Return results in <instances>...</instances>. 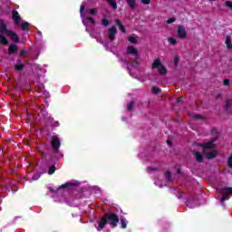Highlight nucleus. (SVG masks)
I'll return each instance as SVG.
<instances>
[{
	"label": "nucleus",
	"instance_id": "nucleus-1",
	"mask_svg": "<svg viewBox=\"0 0 232 232\" xmlns=\"http://www.w3.org/2000/svg\"><path fill=\"white\" fill-rule=\"evenodd\" d=\"M5 35H8L11 41H14L15 44L21 41V36L17 33L8 30V26L5 24V21L0 19V44L2 46H7L8 44V39Z\"/></svg>",
	"mask_w": 232,
	"mask_h": 232
},
{
	"label": "nucleus",
	"instance_id": "nucleus-2",
	"mask_svg": "<svg viewBox=\"0 0 232 232\" xmlns=\"http://www.w3.org/2000/svg\"><path fill=\"white\" fill-rule=\"evenodd\" d=\"M119 215L113 212H107L101 218L98 227L95 226V227L98 231H102V229L106 227V225L111 226V227H117V226H119Z\"/></svg>",
	"mask_w": 232,
	"mask_h": 232
},
{
	"label": "nucleus",
	"instance_id": "nucleus-3",
	"mask_svg": "<svg viewBox=\"0 0 232 232\" xmlns=\"http://www.w3.org/2000/svg\"><path fill=\"white\" fill-rule=\"evenodd\" d=\"M51 146L53 152L50 154L51 162L55 159V153H59V149L61 148V139L59 136H52Z\"/></svg>",
	"mask_w": 232,
	"mask_h": 232
},
{
	"label": "nucleus",
	"instance_id": "nucleus-4",
	"mask_svg": "<svg viewBox=\"0 0 232 232\" xmlns=\"http://www.w3.org/2000/svg\"><path fill=\"white\" fill-rule=\"evenodd\" d=\"M151 68L153 70H158L160 75H166L168 73V69L162 64V62H160V59L159 58L154 60Z\"/></svg>",
	"mask_w": 232,
	"mask_h": 232
},
{
	"label": "nucleus",
	"instance_id": "nucleus-5",
	"mask_svg": "<svg viewBox=\"0 0 232 232\" xmlns=\"http://www.w3.org/2000/svg\"><path fill=\"white\" fill-rule=\"evenodd\" d=\"M218 193L221 195V202L224 203L226 200H229V197L232 195V188H221L218 189Z\"/></svg>",
	"mask_w": 232,
	"mask_h": 232
},
{
	"label": "nucleus",
	"instance_id": "nucleus-6",
	"mask_svg": "<svg viewBox=\"0 0 232 232\" xmlns=\"http://www.w3.org/2000/svg\"><path fill=\"white\" fill-rule=\"evenodd\" d=\"M217 140H212L211 141H208L207 143H201L200 146L203 150V151H208V150H215L217 145L215 144Z\"/></svg>",
	"mask_w": 232,
	"mask_h": 232
},
{
	"label": "nucleus",
	"instance_id": "nucleus-7",
	"mask_svg": "<svg viewBox=\"0 0 232 232\" xmlns=\"http://www.w3.org/2000/svg\"><path fill=\"white\" fill-rule=\"evenodd\" d=\"M178 37H179V39H186V37H188V31H186L184 25L178 26Z\"/></svg>",
	"mask_w": 232,
	"mask_h": 232
},
{
	"label": "nucleus",
	"instance_id": "nucleus-8",
	"mask_svg": "<svg viewBox=\"0 0 232 232\" xmlns=\"http://www.w3.org/2000/svg\"><path fill=\"white\" fill-rule=\"evenodd\" d=\"M13 21L16 26H19L21 24V15L19 14V12L17 10H14L12 12Z\"/></svg>",
	"mask_w": 232,
	"mask_h": 232
},
{
	"label": "nucleus",
	"instance_id": "nucleus-9",
	"mask_svg": "<svg viewBox=\"0 0 232 232\" xmlns=\"http://www.w3.org/2000/svg\"><path fill=\"white\" fill-rule=\"evenodd\" d=\"M116 34H117V27L112 26L108 30V37L110 41H114Z\"/></svg>",
	"mask_w": 232,
	"mask_h": 232
},
{
	"label": "nucleus",
	"instance_id": "nucleus-10",
	"mask_svg": "<svg viewBox=\"0 0 232 232\" xmlns=\"http://www.w3.org/2000/svg\"><path fill=\"white\" fill-rule=\"evenodd\" d=\"M127 53L129 55H139V51L133 45H130L127 47Z\"/></svg>",
	"mask_w": 232,
	"mask_h": 232
},
{
	"label": "nucleus",
	"instance_id": "nucleus-11",
	"mask_svg": "<svg viewBox=\"0 0 232 232\" xmlns=\"http://www.w3.org/2000/svg\"><path fill=\"white\" fill-rule=\"evenodd\" d=\"M23 70H24V64L18 59L14 64V72H23Z\"/></svg>",
	"mask_w": 232,
	"mask_h": 232
},
{
	"label": "nucleus",
	"instance_id": "nucleus-12",
	"mask_svg": "<svg viewBox=\"0 0 232 232\" xmlns=\"http://www.w3.org/2000/svg\"><path fill=\"white\" fill-rule=\"evenodd\" d=\"M17 50H18L17 44H11L8 47L9 55H14V53H16Z\"/></svg>",
	"mask_w": 232,
	"mask_h": 232
},
{
	"label": "nucleus",
	"instance_id": "nucleus-13",
	"mask_svg": "<svg viewBox=\"0 0 232 232\" xmlns=\"http://www.w3.org/2000/svg\"><path fill=\"white\" fill-rule=\"evenodd\" d=\"M194 155L196 158L197 162L202 163L204 162V156L198 151H194Z\"/></svg>",
	"mask_w": 232,
	"mask_h": 232
},
{
	"label": "nucleus",
	"instance_id": "nucleus-14",
	"mask_svg": "<svg viewBox=\"0 0 232 232\" xmlns=\"http://www.w3.org/2000/svg\"><path fill=\"white\" fill-rule=\"evenodd\" d=\"M127 5L130 10H135L137 8V1L136 0H127Z\"/></svg>",
	"mask_w": 232,
	"mask_h": 232
},
{
	"label": "nucleus",
	"instance_id": "nucleus-15",
	"mask_svg": "<svg viewBox=\"0 0 232 232\" xmlns=\"http://www.w3.org/2000/svg\"><path fill=\"white\" fill-rule=\"evenodd\" d=\"M224 110L227 112L231 111V100L227 99L225 101Z\"/></svg>",
	"mask_w": 232,
	"mask_h": 232
},
{
	"label": "nucleus",
	"instance_id": "nucleus-16",
	"mask_svg": "<svg viewBox=\"0 0 232 232\" xmlns=\"http://www.w3.org/2000/svg\"><path fill=\"white\" fill-rule=\"evenodd\" d=\"M115 23H116V25L118 26V28L121 30V32H122V34H126V27H124V25H122V24L121 23V20L116 19Z\"/></svg>",
	"mask_w": 232,
	"mask_h": 232
},
{
	"label": "nucleus",
	"instance_id": "nucleus-17",
	"mask_svg": "<svg viewBox=\"0 0 232 232\" xmlns=\"http://www.w3.org/2000/svg\"><path fill=\"white\" fill-rule=\"evenodd\" d=\"M120 222H121V229H126V227H128V219H126V218H121L120 219Z\"/></svg>",
	"mask_w": 232,
	"mask_h": 232
},
{
	"label": "nucleus",
	"instance_id": "nucleus-18",
	"mask_svg": "<svg viewBox=\"0 0 232 232\" xmlns=\"http://www.w3.org/2000/svg\"><path fill=\"white\" fill-rule=\"evenodd\" d=\"M109 6L111 7L112 10H117V1L115 0H107Z\"/></svg>",
	"mask_w": 232,
	"mask_h": 232
},
{
	"label": "nucleus",
	"instance_id": "nucleus-19",
	"mask_svg": "<svg viewBox=\"0 0 232 232\" xmlns=\"http://www.w3.org/2000/svg\"><path fill=\"white\" fill-rule=\"evenodd\" d=\"M225 44H227V50H232L231 37L227 36L225 40Z\"/></svg>",
	"mask_w": 232,
	"mask_h": 232
},
{
	"label": "nucleus",
	"instance_id": "nucleus-20",
	"mask_svg": "<svg viewBox=\"0 0 232 232\" xmlns=\"http://www.w3.org/2000/svg\"><path fill=\"white\" fill-rule=\"evenodd\" d=\"M73 186H75V183H73V182L64 183V184H63V185L60 187V189H64V188H72V187H73Z\"/></svg>",
	"mask_w": 232,
	"mask_h": 232
},
{
	"label": "nucleus",
	"instance_id": "nucleus-21",
	"mask_svg": "<svg viewBox=\"0 0 232 232\" xmlns=\"http://www.w3.org/2000/svg\"><path fill=\"white\" fill-rule=\"evenodd\" d=\"M21 28L24 32V31H26V30H28L30 28V24L28 22H24L21 24Z\"/></svg>",
	"mask_w": 232,
	"mask_h": 232
},
{
	"label": "nucleus",
	"instance_id": "nucleus-22",
	"mask_svg": "<svg viewBox=\"0 0 232 232\" xmlns=\"http://www.w3.org/2000/svg\"><path fill=\"white\" fill-rule=\"evenodd\" d=\"M127 41H129V43H131V44H137V37L131 35L128 36Z\"/></svg>",
	"mask_w": 232,
	"mask_h": 232
},
{
	"label": "nucleus",
	"instance_id": "nucleus-23",
	"mask_svg": "<svg viewBox=\"0 0 232 232\" xmlns=\"http://www.w3.org/2000/svg\"><path fill=\"white\" fill-rule=\"evenodd\" d=\"M55 171H57V168L55 167V165H52L49 168L48 174L49 175H53L55 173Z\"/></svg>",
	"mask_w": 232,
	"mask_h": 232
},
{
	"label": "nucleus",
	"instance_id": "nucleus-24",
	"mask_svg": "<svg viewBox=\"0 0 232 232\" xmlns=\"http://www.w3.org/2000/svg\"><path fill=\"white\" fill-rule=\"evenodd\" d=\"M135 104V102L131 101L129 103H127V110L128 111H133V105Z\"/></svg>",
	"mask_w": 232,
	"mask_h": 232
},
{
	"label": "nucleus",
	"instance_id": "nucleus-25",
	"mask_svg": "<svg viewBox=\"0 0 232 232\" xmlns=\"http://www.w3.org/2000/svg\"><path fill=\"white\" fill-rule=\"evenodd\" d=\"M215 157H217V151H213V152H208L207 153V159H215Z\"/></svg>",
	"mask_w": 232,
	"mask_h": 232
},
{
	"label": "nucleus",
	"instance_id": "nucleus-26",
	"mask_svg": "<svg viewBox=\"0 0 232 232\" xmlns=\"http://www.w3.org/2000/svg\"><path fill=\"white\" fill-rule=\"evenodd\" d=\"M151 92H152V93H155L157 95V94L160 93L161 90L159 87L153 86L151 88Z\"/></svg>",
	"mask_w": 232,
	"mask_h": 232
},
{
	"label": "nucleus",
	"instance_id": "nucleus-27",
	"mask_svg": "<svg viewBox=\"0 0 232 232\" xmlns=\"http://www.w3.org/2000/svg\"><path fill=\"white\" fill-rule=\"evenodd\" d=\"M84 10H86V5H82L80 7V15L81 17H84Z\"/></svg>",
	"mask_w": 232,
	"mask_h": 232
},
{
	"label": "nucleus",
	"instance_id": "nucleus-28",
	"mask_svg": "<svg viewBox=\"0 0 232 232\" xmlns=\"http://www.w3.org/2000/svg\"><path fill=\"white\" fill-rule=\"evenodd\" d=\"M102 26H110V20H108L107 18H103L102 20Z\"/></svg>",
	"mask_w": 232,
	"mask_h": 232
},
{
	"label": "nucleus",
	"instance_id": "nucleus-29",
	"mask_svg": "<svg viewBox=\"0 0 232 232\" xmlns=\"http://www.w3.org/2000/svg\"><path fill=\"white\" fill-rule=\"evenodd\" d=\"M168 41L170 44H172V46H175V44H177V39L173 38V37H169L168 38Z\"/></svg>",
	"mask_w": 232,
	"mask_h": 232
},
{
	"label": "nucleus",
	"instance_id": "nucleus-30",
	"mask_svg": "<svg viewBox=\"0 0 232 232\" xmlns=\"http://www.w3.org/2000/svg\"><path fill=\"white\" fill-rule=\"evenodd\" d=\"M165 178H166V179H167L169 182L171 181V172L167 171V172L165 173Z\"/></svg>",
	"mask_w": 232,
	"mask_h": 232
},
{
	"label": "nucleus",
	"instance_id": "nucleus-31",
	"mask_svg": "<svg viewBox=\"0 0 232 232\" xmlns=\"http://www.w3.org/2000/svg\"><path fill=\"white\" fill-rule=\"evenodd\" d=\"M175 21H177V18L170 17L167 20V24H172V23H175Z\"/></svg>",
	"mask_w": 232,
	"mask_h": 232
},
{
	"label": "nucleus",
	"instance_id": "nucleus-32",
	"mask_svg": "<svg viewBox=\"0 0 232 232\" xmlns=\"http://www.w3.org/2000/svg\"><path fill=\"white\" fill-rule=\"evenodd\" d=\"M224 5L227 6V8H230V10H232V2L231 1H226L224 3Z\"/></svg>",
	"mask_w": 232,
	"mask_h": 232
},
{
	"label": "nucleus",
	"instance_id": "nucleus-33",
	"mask_svg": "<svg viewBox=\"0 0 232 232\" xmlns=\"http://www.w3.org/2000/svg\"><path fill=\"white\" fill-rule=\"evenodd\" d=\"M179 61H180V58L179 56L174 57V65L176 66V68L177 66H179Z\"/></svg>",
	"mask_w": 232,
	"mask_h": 232
},
{
	"label": "nucleus",
	"instance_id": "nucleus-34",
	"mask_svg": "<svg viewBox=\"0 0 232 232\" xmlns=\"http://www.w3.org/2000/svg\"><path fill=\"white\" fill-rule=\"evenodd\" d=\"M227 166H228V168H232V153H231L230 156L228 157V160H227Z\"/></svg>",
	"mask_w": 232,
	"mask_h": 232
},
{
	"label": "nucleus",
	"instance_id": "nucleus-35",
	"mask_svg": "<svg viewBox=\"0 0 232 232\" xmlns=\"http://www.w3.org/2000/svg\"><path fill=\"white\" fill-rule=\"evenodd\" d=\"M230 82H231V80H229V79L223 80L224 86H229Z\"/></svg>",
	"mask_w": 232,
	"mask_h": 232
},
{
	"label": "nucleus",
	"instance_id": "nucleus-36",
	"mask_svg": "<svg viewBox=\"0 0 232 232\" xmlns=\"http://www.w3.org/2000/svg\"><path fill=\"white\" fill-rule=\"evenodd\" d=\"M90 14H91V15H97V9H95V8H92V9H90Z\"/></svg>",
	"mask_w": 232,
	"mask_h": 232
},
{
	"label": "nucleus",
	"instance_id": "nucleus-37",
	"mask_svg": "<svg viewBox=\"0 0 232 232\" xmlns=\"http://www.w3.org/2000/svg\"><path fill=\"white\" fill-rule=\"evenodd\" d=\"M86 21H90L92 24H95V20L92 16H87Z\"/></svg>",
	"mask_w": 232,
	"mask_h": 232
},
{
	"label": "nucleus",
	"instance_id": "nucleus-38",
	"mask_svg": "<svg viewBox=\"0 0 232 232\" xmlns=\"http://www.w3.org/2000/svg\"><path fill=\"white\" fill-rule=\"evenodd\" d=\"M40 153H41L42 159H44V160L48 159V154L46 152L41 151Z\"/></svg>",
	"mask_w": 232,
	"mask_h": 232
},
{
	"label": "nucleus",
	"instance_id": "nucleus-39",
	"mask_svg": "<svg viewBox=\"0 0 232 232\" xmlns=\"http://www.w3.org/2000/svg\"><path fill=\"white\" fill-rule=\"evenodd\" d=\"M141 3L143 5H150L151 4V0H141Z\"/></svg>",
	"mask_w": 232,
	"mask_h": 232
},
{
	"label": "nucleus",
	"instance_id": "nucleus-40",
	"mask_svg": "<svg viewBox=\"0 0 232 232\" xmlns=\"http://www.w3.org/2000/svg\"><path fill=\"white\" fill-rule=\"evenodd\" d=\"M194 119H201L203 120L204 119V116L200 115V114H195L194 115Z\"/></svg>",
	"mask_w": 232,
	"mask_h": 232
},
{
	"label": "nucleus",
	"instance_id": "nucleus-41",
	"mask_svg": "<svg viewBox=\"0 0 232 232\" xmlns=\"http://www.w3.org/2000/svg\"><path fill=\"white\" fill-rule=\"evenodd\" d=\"M24 55H26V51L22 50V51L20 52V57H24Z\"/></svg>",
	"mask_w": 232,
	"mask_h": 232
},
{
	"label": "nucleus",
	"instance_id": "nucleus-42",
	"mask_svg": "<svg viewBox=\"0 0 232 232\" xmlns=\"http://www.w3.org/2000/svg\"><path fill=\"white\" fill-rule=\"evenodd\" d=\"M120 63H127L126 60L122 57L120 58Z\"/></svg>",
	"mask_w": 232,
	"mask_h": 232
},
{
	"label": "nucleus",
	"instance_id": "nucleus-43",
	"mask_svg": "<svg viewBox=\"0 0 232 232\" xmlns=\"http://www.w3.org/2000/svg\"><path fill=\"white\" fill-rule=\"evenodd\" d=\"M167 144H168L169 146H172V145H173V143H172L171 140H167Z\"/></svg>",
	"mask_w": 232,
	"mask_h": 232
},
{
	"label": "nucleus",
	"instance_id": "nucleus-44",
	"mask_svg": "<svg viewBox=\"0 0 232 232\" xmlns=\"http://www.w3.org/2000/svg\"><path fill=\"white\" fill-rule=\"evenodd\" d=\"M49 191H51V193H55V190H53V188H52L51 187L49 188Z\"/></svg>",
	"mask_w": 232,
	"mask_h": 232
},
{
	"label": "nucleus",
	"instance_id": "nucleus-45",
	"mask_svg": "<svg viewBox=\"0 0 232 232\" xmlns=\"http://www.w3.org/2000/svg\"><path fill=\"white\" fill-rule=\"evenodd\" d=\"M180 101H182V98H181V97H179V98L177 99V102H180Z\"/></svg>",
	"mask_w": 232,
	"mask_h": 232
},
{
	"label": "nucleus",
	"instance_id": "nucleus-46",
	"mask_svg": "<svg viewBox=\"0 0 232 232\" xmlns=\"http://www.w3.org/2000/svg\"><path fill=\"white\" fill-rule=\"evenodd\" d=\"M134 64H135V66H137V64H139V62L135 61Z\"/></svg>",
	"mask_w": 232,
	"mask_h": 232
},
{
	"label": "nucleus",
	"instance_id": "nucleus-47",
	"mask_svg": "<svg viewBox=\"0 0 232 232\" xmlns=\"http://www.w3.org/2000/svg\"><path fill=\"white\" fill-rule=\"evenodd\" d=\"M33 180H37V178L35 176H34Z\"/></svg>",
	"mask_w": 232,
	"mask_h": 232
},
{
	"label": "nucleus",
	"instance_id": "nucleus-48",
	"mask_svg": "<svg viewBox=\"0 0 232 232\" xmlns=\"http://www.w3.org/2000/svg\"><path fill=\"white\" fill-rule=\"evenodd\" d=\"M151 171H157V169H150Z\"/></svg>",
	"mask_w": 232,
	"mask_h": 232
},
{
	"label": "nucleus",
	"instance_id": "nucleus-49",
	"mask_svg": "<svg viewBox=\"0 0 232 232\" xmlns=\"http://www.w3.org/2000/svg\"><path fill=\"white\" fill-rule=\"evenodd\" d=\"M179 198H182V193L179 195Z\"/></svg>",
	"mask_w": 232,
	"mask_h": 232
},
{
	"label": "nucleus",
	"instance_id": "nucleus-50",
	"mask_svg": "<svg viewBox=\"0 0 232 232\" xmlns=\"http://www.w3.org/2000/svg\"><path fill=\"white\" fill-rule=\"evenodd\" d=\"M178 173H180V169H178Z\"/></svg>",
	"mask_w": 232,
	"mask_h": 232
}]
</instances>
